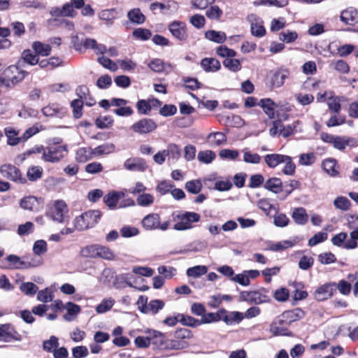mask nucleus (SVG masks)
I'll list each match as a JSON object with an SVG mask.
<instances>
[{
    "mask_svg": "<svg viewBox=\"0 0 358 358\" xmlns=\"http://www.w3.org/2000/svg\"><path fill=\"white\" fill-rule=\"evenodd\" d=\"M290 323L285 317H282V313L275 317L270 325V331L274 336H292V333L288 329Z\"/></svg>",
    "mask_w": 358,
    "mask_h": 358,
    "instance_id": "9",
    "label": "nucleus"
},
{
    "mask_svg": "<svg viewBox=\"0 0 358 358\" xmlns=\"http://www.w3.org/2000/svg\"><path fill=\"white\" fill-rule=\"evenodd\" d=\"M223 12L218 6H211L206 11V17L212 20H220Z\"/></svg>",
    "mask_w": 358,
    "mask_h": 358,
    "instance_id": "55",
    "label": "nucleus"
},
{
    "mask_svg": "<svg viewBox=\"0 0 358 358\" xmlns=\"http://www.w3.org/2000/svg\"><path fill=\"white\" fill-rule=\"evenodd\" d=\"M39 200H41V199H38L34 196H26L20 200V206L24 210L37 211L38 210Z\"/></svg>",
    "mask_w": 358,
    "mask_h": 358,
    "instance_id": "24",
    "label": "nucleus"
},
{
    "mask_svg": "<svg viewBox=\"0 0 358 358\" xmlns=\"http://www.w3.org/2000/svg\"><path fill=\"white\" fill-rule=\"evenodd\" d=\"M154 196L152 194L143 193L138 196L136 202L140 206L147 207L151 206L154 203Z\"/></svg>",
    "mask_w": 358,
    "mask_h": 358,
    "instance_id": "62",
    "label": "nucleus"
},
{
    "mask_svg": "<svg viewBox=\"0 0 358 358\" xmlns=\"http://www.w3.org/2000/svg\"><path fill=\"white\" fill-rule=\"evenodd\" d=\"M258 106L262 108L264 112L267 115L268 118L273 119L275 117V102L269 99H262L258 103Z\"/></svg>",
    "mask_w": 358,
    "mask_h": 358,
    "instance_id": "27",
    "label": "nucleus"
},
{
    "mask_svg": "<svg viewBox=\"0 0 358 358\" xmlns=\"http://www.w3.org/2000/svg\"><path fill=\"white\" fill-rule=\"evenodd\" d=\"M21 59L26 63L34 66L38 63V57L36 54H34L29 49L24 50L22 52Z\"/></svg>",
    "mask_w": 358,
    "mask_h": 358,
    "instance_id": "54",
    "label": "nucleus"
},
{
    "mask_svg": "<svg viewBox=\"0 0 358 358\" xmlns=\"http://www.w3.org/2000/svg\"><path fill=\"white\" fill-rule=\"evenodd\" d=\"M113 119L110 115L100 116L96 119L95 124L98 128L105 129L111 126Z\"/></svg>",
    "mask_w": 358,
    "mask_h": 358,
    "instance_id": "64",
    "label": "nucleus"
},
{
    "mask_svg": "<svg viewBox=\"0 0 358 358\" xmlns=\"http://www.w3.org/2000/svg\"><path fill=\"white\" fill-rule=\"evenodd\" d=\"M97 258L112 260L115 258V255L109 248L98 245Z\"/></svg>",
    "mask_w": 358,
    "mask_h": 358,
    "instance_id": "60",
    "label": "nucleus"
},
{
    "mask_svg": "<svg viewBox=\"0 0 358 358\" xmlns=\"http://www.w3.org/2000/svg\"><path fill=\"white\" fill-rule=\"evenodd\" d=\"M336 161L334 159H327L322 162V168L324 171L332 177L338 175V171L336 169Z\"/></svg>",
    "mask_w": 358,
    "mask_h": 358,
    "instance_id": "42",
    "label": "nucleus"
},
{
    "mask_svg": "<svg viewBox=\"0 0 358 358\" xmlns=\"http://www.w3.org/2000/svg\"><path fill=\"white\" fill-rule=\"evenodd\" d=\"M169 30L172 36L180 41L187 39V25L185 22L175 20L169 25Z\"/></svg>",
    "mask_w": 358,
    "mask_h": 358,
    "instance_id": "13",
    "label": "nucleus"
},
{
    "mask_svg": "<svg viewBox=\"0 0 358 358\" xmlns=\"http://www.w3.org/2000/svg\"><path fill=\"white\" fill-rule=\"evenodd\" d=\"M340 20L346 25L355 26L358 24V10L350 6L341 11Z\"/></svg>",
    "mask_w": 358,
    "mask_h": 358,
    "instance_id": "15",
    "label": "nucleus"
},
{
    "mask_svg": "<svg viewBox=\"0 0 358 358\" xmlns=\"http://www.w3.org/2000/svg\"><path fill=\"white\" fill-rule=\"evenodd\" d=\"M336 290V282L325 283L315 290L314 296L316 300L322 301L330 298Z\"/></svg>",
    "mask_w": 358,
    "mask_h": 358,
    "instance_id": "14",
    "label": "nucleus"
},
{
    "mask_svg": "<svg viewBox=\"0 0 358 358\" xmlns=\"http://www.w3.org/2000/svg\"><path fill=\"white\" fill-rule=\"evenodd\" d=\"M0 173L4 178L15 182L21 184L26 182V179L22 176L19 169L10 164L1 165L0 166Z\"/></svg>",
    "mask_w": 358,
    "mask_h": 358,
    "instance_id": "10",
    "label": "nucleus"
},
{
    "mask_svg": "<svg viewBox=\"0 0 358 358\" xmlns=\"http://www.w3.org/2000/svg\"><path fill=\"white\" fill-rule=\"evenodd\" d=\"M221 317L222 308L218 310L216 313H205L203 317L200 319V325L221 321Z\"/></svg>",
    "mask_w": 358,
    "mask_h": 358,
    "instance_id": "41",
    "label": "nucleus"
},
{
    "mask_svg": "<svg viewBox=\"0 0 358 358\" xmlns=\"http://www.w3.org/2000/svg\"><path fill=\"white\" fill-rule=\"evenodd\" d=\"M27 175L30 181H36L42 177L43 169L38 166H31L28 169Z\"/></svg>",
    "mask_w": 358,
    "mask_h": 358,
    "instance_id": "59",
    "label": "nucleus"
},
{
    "mask_svg": "<svg viewBox=\"0 0 358 358\" xmlns=\"http://www.w3.org/2000/svg\"><path fill=\"white\" fill-rule=\"evenodd\" d=\"M189 346L187 341L180 340L176 336L173 339H167L166 350H181Z\"/></svg>",
    "mask_w": 358,
    "mask_h": 358,
    "instance_id": "29",
    "label": "nucleus"
},
{
    "mask_svg": "<svg viewBox=\"0 0 358 358\" xmlns=\"http://www.w3.org/2000/svg\"><path fill=\"white\" fill-rule=\"evenodd\" d=\"M28 73L20 70L17 66L11 65L0 76V82L6 87L14 86L24 79Z\"/></svg>",
    "mask_w": 358,
    "mask_h": 358,
    "instance_id": "4",
    "label": "nucleus"
},
{
    "mask_svg": "<svg viewBox=\"0 0 358 358\" xmlns=\"http://www.w3.org/2000/svg\"><path fill=\"white\" fill-rule=\"evenodd\" d=\"M289 71L285 68H279L269 72L267 79L271 88H278L283 85L285 80L289 78Z\"/></svg>",
    "mask_w": 358,
    "mask_h": 358,
    "instance_id": "8",
    "label": "nucleus"
},
{
    "mask_svg": "<svg viewBox=\"0 0 358 358\" xmlns=\"http://www.w3.org/2000/svg\"><path fill=\"white\" fill-rule=\"evenodd\" d=\"M285 155L281 154H268L264 156V162L271 169H274L279 164H282L285 158Z\"/></svg>",
    "mask_w": 358,
    "mask_h": 358,
    "instance_id": "28",
    "label": "nucleus"
},
{
    "mask_svg": "<svg viewBox=\"0 0 358 358\" xmlns=\"http://www.w3.org/2000/svg\"><path fill=\"white\" fill-rule=\"evenodd\" d=\"M216 157V154L212 150L200 151L198 153V160L203 164H210Z\"/></svg>",
    "mask_w": 358,
    "mask_h": 358,
    "instance_id": "48",
    "label": "nucleus"
},
{
    "mask_svg": "<svg viewBox=\"0 0 358 358\" xmlns=\"http://www.w3.org/2000/svg\"><path fill=\"white\" fill-rule=\"evenodd\" d=\"M168 161L175 162L178 161L181 157V149L179 145L175 143H169L164 149Z\"/></svg>",
    "mask_w": 358,
    "mask_h": 358,
    "instance_id": "25",
    "label": "nucleus"
},
{
    "mask_svg": "<svg viewBox=\"0 0 358 358\" xmlns=\"http://www.w3.org/2000/svg\"><path fill=\"white\" fill-rule=\"evenodd\" d=\"M43 114L47 117H57L62 118L66 114L65 108L56 104H50L41 110Z\"/></svg>",
    "mask_w": 358,
    "mask_h": 358,
    "instance_id": "23",
    "label": "nucleus"
},
{
    "mask_svg": "<svg viewBox=\"0 0 358 358\" xmlns=\"http://www.w3.org/2000/svg\"><path fill=\"white\" fill-rule=\"evenodd\" d=\"M243 152V161L248 164H258L260 163L262 157L257 153H252L248 148L242 150Z\"/></svg>",
    "mask_w": 358,
    "mask_h": 358,
    "instance_id": "45",
    "label": "nucleus"
},
{
    "mask_svg": "<svg viewBox=\"0 0 358 358\" xmlns=\"http://www.w3.org/2000/svg\"><path fill=\"white\" fill-rule=\"evenodd\" d=\"M98 245H90L84 247L80 250V255L83 257L87 258H97Z\"/></svg>",
    "mask_w": 358,
    "mask_h": 358,
    "instance_id": "52",
    "label": "nucleus"
},
{
    "mask_svg": "<svg viewBox=\"0 0 358 358\" xmlns=\"http://www.w3.org/2000/svg\"><path fill=\"white\" fill-rule=\"evenodd\" d=\"M69 209L66 203L62 200L55 201L47 206L46 216L54 222L66 223L69 222Z\"/></svg>",
    "mask_w": 358,
    "mask_h": 358,
    "instance_id": "1",
    "label": "nucleus"
},
{
    "mask_svg": "<svg viewBox=\"0 0 358 358\" xmlns=\"http://www.w3.org/2000/svg\"><path fill=\"white\" fill-rule=\"evenodd\" d=\"M94 157V150L91 147L79 148L76 152L75 159L78 163H85Z\"/></svg>",
    "mask_w": 358,
    "mask_h": 358,
    "instance_id": "20",
    "label": "nucleus"
},
{
    "mask_svg": "<svg viewBox=\"0 0 358 358\" xmlns=\"http://www.w3.org/2000/svg\"><path fill=\"white\" fill-rule=\"evenodd\" d=\"M100 20L105 22L108 27L112 26L114 20L118 18V11L116 8L104 9L98 13Z\"/></svg>",
    "mask_w": 358,
    "mask_h": 358,
    "instance_id": "19",
    "label": "nucleus"
},
{
    "mask_svg": "<svg viewBox=\"0 0 358 358\" xmlns=\"http://www.w3.org/2000/svg\"><path fill=\"white\" fill-rule=\"evenodd\" d=\"M298 37V34L294 31L285 30L280 33L279 39L285 43H292Z\"/></svg>",
    "mask_w": 358,
    "mask_h": 358,
    "instance_id": "63",
    "label": "nucleus"
},
{
    "mask_svg": "<svg viewBox=\"0 0 358 358\" xmlns=\"http://www.w3.org/2000/svg\"><path fill=\"white\" fill-rule=\"evenodd\" d=\"M159 220L160 217L159 214L150 213L143 217L141 224L145 230H155L159 227Z\"/></svg>",
    "mask_w": 358,
    "mask_h": 358,
    "instance_id": "21",
    "label": "nucleus"
},
{
    "mask_svg": "<svg viewBox=\"0 0 358 358\" xmlns=\"http://www.w3.org/2000/svg\"><path fill=\"white\" fill-rule=\"evenodd\" d=\"M304 316L305 313L301 308H295L282 313V317L287 320L290 324L294 322L303 318Z\"/></svg>",
    "mask_w": 358,
    "mask_h": 358,
    "instance_id": "34",
    "label": "nucleus"
},
{
    "mask_svg": "<svg viewBox=\"0 0 358 358\" xmlns=\"http://www.w3.org/2000/svg\"><path fill=\"white\" fill-rule=\"evenodd\" d=\"M205 37L209 41L217 43H222L227 39V36L223 31L209 30L205 33Z\"/></svg>",
    "mask_w": 358,
    "mask_h": 358,
    "instance_id": "40",
    "label": "nucleus"
},
{
    "mask_svg": "<svg viewBox=\"0 0 358 358\" xmlns=\"http://www.w3.org/2000/svg\"><path fill=\"white\" fill-rule=\"evenodd\" d=\"M292 217L294 222L299 225H304L308 220V215L305 208L300 207L294 210Z\"/></svg>",
    "mask_w": 358,
    "mask_h": 358,
    "instance_id": "35",
    "label": "nucleus"
},
{
    "mask_svg": "<svg viewBox=\"0 0 358 358\" xmlns=\"http://www.w3.org/2000/svg\"><path fill=\"white\" fill-rule=\"evenodd\" d=\"M129 21L136 24H141L145 21V17L140 8H135L129 10L127 15Z\"/></svg>",
    "mask_w": 358,
    "mask_h": 358,
    "instance_id": "36",
    "label": "nucleus"
},
{
    "mask_svg": "<svg viewBox=\"0 0 358 358\" xmlns=\"http://www.w3.org/2000/svg\"><path fill=\"white\" fill-rule=\"evenodd\" d=\"M173 220L178 222L174 224L173 229L177 231H185L193 228V223L198 222L201 220V215L194 212L182 211L175 215Z\"/></svg>",
    "mask_w": 358,
    "mask_h": 358,
    "instance_id": "3",
    "label": "nucleus"
},
{
    "mask_svg": "<svg viewBox=\"0 0 358 358\" xmlns=\"http://www.w3.org/2000/svg\"><path fill=\"white\" fill-rule=\"evenodd\" d=\"M7 262H1L0 267L2 268L9 269H22L36 267L41 264V260L36 262H24L21 260L20 257L15 255H10L6 258Z\"/></svg>",
    "mask_w": 358,
    "mask_h": 358,
    "instance_id": "5",
    "label": "nucleus"
},
{
    "mask_svg": "<svg viewBox=\"0 0 358 358\" xmlns=\"http://www.w3.org/2000/svg\"><path fill=\"white\" fill-rule=\"evenodd\" d=\"M71 107L73 109V117L80 118L83 115V101L80 99H74L71 103Z\"/></svg>",
    "mask_w": 358,
    "mask_h": 358,
    "instance_id": "56",
    "label": "nucleus"
},
{
    "mask_svg": "<svg viewBox=\"0 0 358 358\" xmlns=\"http://www.w3.org/2000/svg\"><path fill=\"white\" fill-rule=\"evenodd\" d=\"M93 150L94 157H98L113 153L115 150V145L112 143H106L96 147Z\"/></svg>",
    "mask_w": 358,
    "mask_h": 358,
    "instance_id": "32",
    "label": "nucleus"
},
{
    "mask_svg": "<svg viewBox=\"0 0 358 358\" xmlns=\"http://www.w3.org/2000/svg\"><path fill=\"white\" fill-rule=\"evenodd\" d=\"M148 67L153 71L156 73H161L165 69V66L166 64H165L160 59H152L148 64ZM167 66H171V64H167Z\"/></svg>",
    "mask_w": 358,
    "mask_h": 358,
    "instance_id": "58",
    "label": "nucleus"
},
{
    "mask_svg": "<svg viewBox=\"0 0 358 358\" xmlns=\"http://www.w3.org/2000/svg\"><path fill=\"white\" fill-rule=\"evenodd\" d=\"M35 53L42 57L48 56L51 52V46L49 44H45L40 41H34L31 45Z\"/></svg>",
    "mask_w": 358,
    "mask_h": 358,
    "instance_id": "38",
    "label": "nucleus"
},
{
    "mask_svg": "<svg viewBox=\"0 0 358 358\" xmlns=\"http://www.w3.org/2000/svg\"><path fill=\"white\" fill-rule=\"evenodd\" d=\"M124 194L123 192H109L103 197V201L109 208H115L119 199L123 197Z\"/></svg>",
    "mask_w": 358,
    "mask_h": 358,
    "instance_id": "33",
    "label": "nucleus"
},
{
    "mask_svg": "<svg viewBox=\"0 0 358 358\" xmlns=\"http://www.w3.org/2000/svg\"><path fill=\"white\" fill-rule=\"evenodd\" d=\"M208 271V268L203 265H198L193 267H190L187 268L186 271V274L189 277L193 278H199L204 274H206Z\"/></svg>",
    "mask_w": 358,
    "mask_h": 358,
    "instance_id": "47",
    "label": "nucleus"
},
{
    "mask_svg": "<svg viewBox=\"0 0 358 358\" xmlns=\"http://www.w3.org/2000/svg\"><path fill=\"white\" fill-rule=\"evenodd\" d=\"M207 139L211 141L212 143L216 146H220L227 143V136L222 132L210 133L207 136Z\"/></svg>",
    "mask_w": 358,
    "mask_h": 358,
    "instance_id": "44",
    "label": "nucleus"
},
{
    "mask_svg": "<svg viewBox=\"0 0 358 358\" xmlns=\"http://www.w3.org/2000/svg\"><path fill=\"white\" fill-rule=\"evenodd\" d=\"M264 292L261 291H242L240 293V300L243 301H248L255 304H261L266 303L270 301V298Z\"/></svg>",
    "mask_w": 358,
    "mask_h": 358,
    "instance_id": "11",
    "label": "nucleus"
},
{
    "mask_svg": "<svg viewBox=\"0 0 358 358\" xmlns=\"http://www.w3.org/2000/svg\"><path fill=\"white\" fill-rule=\"evenodd\" d=\"M201 66L205 71L215 72L218 71L220 67V62L214 58H204L201 62Z\"/></svg>",
    "mask_w": 358,
    "mask_h": 358,
    "instance_id": "31",
    "label": "nucleus"
},
{
    "mask_svg": "<svg viewBox=\"0 0 358 358\" xmlns=\"http://www.w3.org/2000/svg\"><path fill=\"white\" fill-rule=\"evenodd\" d=\"M67 145H52L45 147L42 159L45 162L57 163L60 162L67 153Z\"/></svg>",
    "mask_w": 358,
    "mask_h": 358,
    "instance_id": "6",
    "label": "nucleus"
},
{
    "mask_svg": "<svg viewBox=\"0 0 358 358\" xmlns=\"http://www.w3.org/2000/svg\"><path fill=\"white\" fill-rule=\"evenodd\" d=\"M282 182L278 178L273 177L268 178L264 184V187L275 194L282 192Z\"/></svg>",
    "mask_w": 358,
    "mask_h": 358,
    "instance_id": "30",
    "label": "nucleus"
},
{
    "mask_svg": "<svg viewBox=\"0 0 358 358\" xmlns=\"http://www.w3.org/2000/svg\"><path fill=\"white\" fill-rule=\"evenodd\" d=\"M203 185L201 180H191L187 181L185 185L186 190L192 194H199L202 189Z\"/></svg>",
    "mask_w": 358,
    "mask_h": 358,
    "instance_id": "43",
    "label": "nucleus"
},
{
    "mask_svg": "<svg viewBox=\"0 0 358 358\" xmlns=\"http://www.w3.org/2000/svg\"><path fill=\"white\" fill-rule=\"evenodd\" d=\"M151 345L157 350H166L167 336L165 334L153 330L150 334Z\"/></svg>",
    "mask_w": 358,
    "mask_h": 358,
    "instance_id": "17",
    "label": "nucleus"
},
{
    "mask_svg": "<svg viewBox=\"0 0 358 358\" xmlns=\"http://www.w3.org/2000/svg\"><path fill=\"white\" fill-rule=\"evenodd\" d=\"M295 242L292 241H282L276 243H273L269 246L268 250L274 252L282 251L285 249L292 248L294 245Z\"/></svg>",
    "mask_w": 358,
    "mask_h": 358,
    "instance_id": "51",
    "label": "nucleus"
},
{
    "mask_svg": "<svg viewBox=\"0 0 358 358\" xmlns=\"http://www.w3.org/2000/svg\"><path fill=\"white\" fill-rule=\"evenodd\" d=\"M180 323L184 326L190 327L192 328L200 326V320L196 319L190 315H184L182 313L179 314Z\"/></svg>",
    "mask_w": 358,
    "mask_h": 358,
    "instance_id": "46",
    "label": "nucleus"
},
{
    "mask_svg": "<svg viewBox=\"0 0 358 358\" xmlns=\"http://www.w3.org/2000/svg\"><path fill=\"white\" fill-rule=\"evenodd\" d=\"M20 289L25 295L34 296L38 290L36 285L31 282H22L20 286Z\"/></svg>",
    "mask_w": 358,
    "mask_h": 358,
    "instance_id": "53",
    "label": "nucleus"
},
{
    "mask_svg": "<svg viewBox=\"0 0 358 358\" xmlns=\"http://www.w3.org/2000/svg\"><path fill=\"white\" fill-rule=\"evenodd\" d=\"M282 164H285V166L282 169V173L287 176H293L295 173L296 166L292 162L291 157L286 155Z\"/></svg>",
    "mask_w": 358,
    "mask_h": 358,
    "instance_id": "57",
    "label": "nucleus"
},
{
    "mask_svg": "<svg viewBox=\"0 0 358 358\" xmlns=\"http://www.w3.org/2000/svg\"><path fill=\"white\" fill-rule=\"evenodd\" d=\"M64 308L66 310V313L64 315V319L67 322L73 321L81 310L78 305L72 302H67Z\"/></svg>",
    "mask_w": 358,
    "mask_h": 358,
    "instance_id": "26",
    "label": "nucleus"
},
{
    "mask_svg": "<svg viewBox=\"0 0 358 358\" xmlns=\"http://www.w3.org/2000/svg\"><path fill=\"white\" fill-rule=\"evenodd\" d=\"M157 128L156 122L148 117L142 118L134 122L130 127V129L138 135H146L152 133Z\"/></svg>",
    "mask_w": 358,
    "mask_h": 358,
    "instance_id": "7",
    "label": "nucleus"
},
{
    "mask_svg": "<svg viewBox=\"0 0 358 358\" xmlns=\"http://www.w3.org/2000/svg\"><path fill=\"white\" fill-rule=\"evenodd\" d=\"M164 306L165 303L162 300L153 299L148 303L146 310L141 309V311L144 313H150L152 315H156L164 308Z\"/></svg>",
    "mask_w": 358,
    "mask_h": 358,
    "instance_id": "37",
    "label": "nucleus"
},
{
    "mask_svg": "<svg viewBox=\"0 0 358 358\" xmlns=\"http://www.w3.org/2000/svg\"><path fill=\"white\" fill-rule=\"evenodd\" d=\"M357 145V141L351 137L336 136L333 141V145L335 148L343 150L346 146L355 147Z\"/></svg>",
    "mask_w": 358,
    "mask_h": 358,
    "instance_id": "22",
    "label": "nucleus"
},
{
    "mask_svg": "<svg viewBox=\"0 0 358 358\" xmlns=\"http://www.w3.org/2000/svg\"><path fill=\"white\" fill-rule=\"evenodd\" d=\"M223 65L232 72H237L241 69L240 61L237 59H234V57L225 58L223 61Z\"/></svg>",
    "mask_w": 358,
    "mask_h": 358,
    "instance_id": "49",
    "label": "nucleus"
},
{
    "mask_svg": "<svg viewBox=\"0 0 358 358\" xmlns=\"http://www.w3.org/2000/svg\"><path fill=\"white\" fill-rule=\"evenodd\" d=\"M124 167L131 171H144L148 166L145 159L140 157H131L124 162Z\"/></svg>",
    "mask_w": 358,
    "mask_h": 358,
    "instance_id": "18",
    "label": "nucleus"
},
{
    "mask_svg": "<svg viewBox=\"0 0 358 358\" xmlns=\"http://www.w3.org/2000/svg\"><path fill=\"white\" fill-rule=\"evenodd\" d=\"M21 340L22 336L13 325L5 324L0 326V341L8 343L13 341H20Z\"/></svg>",
    "mask_w": 358,
    "mask_h": 358,
    "instance_id": "12",
    "label": "nucleus"
},
{
    "mask_svg": "<svg viewBox=\"0 0 358 358\" xmlns=\"http://www.w3.org/2000/svg\"><path fill=\"white\" fill-rule=\"evenodd\" d=\"M101 213L97 210H87L74 219L75 228L83 231L94 227L100 220Z\"/></svg>",
    "mask_w": 358,
    "mask_h": 358,
    "instance_id": "2",
    "label": "nucleus"
},
{
    "mask_svg": "<svg viewBox=\"0 0 358 358\" xmlns=\"http://www.w3.org/2000/svg\"><path fill=\"white\" fill-rule=\"evenodd\" d=\"M244 319L243 313L238 311H227L222 308L221 321L227 325H234L239 324Z\"/></svg>",
    "mask_w": 358,
    "mask_h": 358,
    "instance_id": "16",
    "label": "nucleus"
},
{
    "mask_svg": "<svg viewBox=\"0 0 358 358\" xmlns=\"http://www.w3.org/2000/svg\"><path fill=\"white\" fill-rule=\"evenodd\" d=\"M59 339L55 336H51L48 340L43 343V349L48 352H52L59 346Z\"/></svg>",
    "mask_w": 358,
    "mask_h": 358,
    "instance_id": "50",
    "label": "nucleus"
},
{
    "mask_svg": "<svg viewBox=\"0 0 358 358\" xmlns=\"http://www.w3.org/2000/svg\"><path fill=\"white\" fill-rule=\"evenodd\" d=\"M133 36L141 41H147L152 36V31L148 29L137 28L133 31Z\"/></svg>",
    "mask_w": 358,
    "mask_h": 358,
    "instance_id": "61",
    "label": "nucleus"
},
{
    "mask_svg": "<svg viewBox=\"0 0 358 358\" xmlns=\"http://www.w3.org/2000/svg\"><path fill=\"white\" fill-rule=\"evenodd\" d=\"M5 135L7 137V143L10 145L14 146L17 145L20 141L22 140V136L17 137L19 134L18 131H16L12 127H6L4 129Z\"/></svg>",
    "mask_w": 358,
    "mask_h": 358,
    "instance_id": "39",
    "label": "nucleus"
}]
</instances>
